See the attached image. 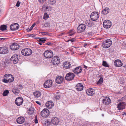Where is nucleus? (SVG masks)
Segmentation results:
<instances>
[{
	"label": "nucleus",
	"mask_w": 126,
	"mask_h": 126,
	"mask_svg": "<svg viewBox=\"0 0 126 126\" xmlns=\"http://www.w3.org/2000/svg\"><path fill=\"white\" fill-rule=\"evenodd\" d=\"M22 54L23 55L27 56L30 55L32 53V50L29 48H25L21 51Z\"/></svg>",
	"instance_id": "1"
},
{
	"label": "nucleus",
	"mask_w": 126,
	"mask_h": 126,
	"mask_svg": "<svg viewBox=\"0 0 126 126\" xmlns=\"http://www.w3.org/2000/svg\"><path fill=\"white\" fill-rule=\"evenodd\" d=\"M112 42L110 39H108L103 42L102 45L103 47L105 48L109 47L111 45Z\"/></svg>",
	"instance_id": "2"
},
{
	"label": "nucleus",
	"mask_w": 126,
	"mask_h": 126,
	"mask_svg": "<svg viewBox=\"0 0 126 126\" xmlns=\"http://www.w3.org/2000/svg\"><path fill=\"white\" fill-rule=\"evenodd\" d=\"M86 28V25L83 24H80L77 28V32L78 33H80L83 32Z\"/></svg>",
	"instance_id": "3"
},
{
	"label": "nucleus",
	"mask_w": 126,
	"mask_h": 126,
	"mask_svg": "<svg viewBox=\"0 0 126 126\" xmlns=\"http://www.w3.org/2000/svg\"><path fill=\"white\" fill-rule=\"evenodd\" d=\"M90 17L93 21H95L97 20L99 17L98 12H92L90 16Z\"/></svg>",
	"instance_id": "4"
},
{
	"label": "nucleus",
	"mask_w": 126,
	"mask_h": 126,
	"mask_svg": "<svg viewBox=\"0 0 126 126\" xmlns=\"http://www.w3.org/2000/svg\"><path fill=\"white\" fill-rule=\"evenodd\" d=\"M49 111L47 109H43L41 112V116L44 117H47L49 115Z\"/></svg>",
	"instance_id": "5"
},
{
	"label": "nucleus",
	"mask_w": 126,
	"mask_h": 126,
	"mask_svg": "<svg viewBox=\"0 0 126 126\" xmlns=\"http://www.w3.org/2000/svg\"><path fill=\"white\" fill-rule=\"evenodd\" d=\"M44 54L45 57L48 58H50L53 56V53L51 50H46Z\"/></svg>",
	"instance_id": "6"
},
{
	"label": "nucleus",
	"mask_w": 126,
	"mask_h": 126,
	"mask_svg": "<svg viewBox=\"0 0 126 126\" xmlns=\"http://www.w3.org/2000/svg\"><path fill=\"white\" fill-rule=\"evenodd\" d=\"M60 61L59 57L57 56L53 57L51 61L52 64L54 66L57 65L59 63Z\"/></svg>",
	"instance_id": "7"
},
{
	"label": "nucleus",
	"mask_w": 126,
	"mask_h": 126,
	"mask_svg": "<svg viewBox=\"0 0 126 126\" xmlns=\"http://www.w3.org/2000/svg\"><path fill=\"white\" fill-rule=\"evenodd\" d=\"M126 106V104L124 102L121 101L117 104V107L118 110H123L125 109Z\"/></svg>",
	"instance_id": "8"
},
{
	"label": "nucleus",
	"mask_w": 126,
	"mask_h": 126,
	"mask_svg": "<svg viewBox=\"0 0 126 126\" xmlns=\"http://www.w3.org/2000/svg\"><path fill=\"white\" fill-rule=\"evenodd\" d=\"M111 22L110 20H106L104 21L103 26L104 28H109L111 27Z\"/></svg>",
	"instance_id": "9"
},
{
	"label": "nucleus",
	"mask_w": 126,
	"mask_h": 126,
	"mask_svg": "<svg viewBox=\"0 0 126 126\" xmlns=\"http://www.w3.org/2000/svg\"><path fill=\"white\" fill-rule=\"evenodd\" d=\"M74 77L75 75L73 73H69L66 74L65 78L66 80H71L74 79Z\"/></svg>",
	"instance_id": "10"
},
{
	"label": "nucleus",
	"mask_w": 126,
	"mask_h": 126,
	"mask_svg": "<svg viewBox=\"0 0 126 126\" xmlns=\"http://www.w3.org/2000/svg\"><path fill=\"white\" fill-rule=\"evenodd\" d=\"M19 59V57H18V55H14L11 58L10 60L13 62L14 63L16 64L18 62Z\"/></svg>",
	"instance_id": "11"
},
{
	"label": "nucleus",
	"mask_w": 126,
	"mask_h": 126,
	"mask_svg": "<svg viewBox=\"0 0 126 126\" xmlns=\"http://www.w3.org/2000/svg\"><path fill=\"white\" fill-rule=\"evenodd\" d=\"M19 27V25L17 23L12 24L10 26V29L12 31H14L18 30Z\"/></svg>",
	"instance_id": "12"
},
{
	"label": "nucleus",
	"mask_w": 126,
	"mask_h": 126,
	"mask_svg": "<svg viewBox=\"0 0 126 126\" xmlns=\"http://www.w3.org/2000/svg\"><path fill=\"white\" fill-rule=\"evenodd\" d=\"M8 53V48L6 47H0V54H4Z\"/></svg>",
	"instance_id": "13"
},
{
	"label": "nucleus",
	"mask_w": 126,
	"mask_h": 126,
	"mask_svg": "<svg viewBox=\"0 0 126 126\" xmlns=\"http://www.w3.org/2000/svg\"><path fill=\"white\" fill-rule=\"evenodd\" d=\"M64 79L63 77L62 76H57L56 78V82L58 84H60L63 82Z\"/></svg>",
	"instance_id": "14"
},
{
	"label": "nucleus",
	"mask_w": 126,
	"mask_h": 126,
	"mask_svg": "<svg viewBox=\"0 0 126 126\" xmlns=\"http://www.w3.org/2000/svg\"><path fill=\"white\" fill-rule=\"evenodd\" d=\"M23 102V99L21 97H19L17 98L15 101L16 104L18 106H20L22 104Z\"/></svg>",
	"instance_id": "15"
},
{
	"label": "nucleus",
	"mask_w": 126,
	"mask_h": 126,
	"mask_svg": "<svg viewBox=\"0 0 126 126\" xmlns=\"http://www.w3.org/2000/svg\"><path fill=\"white\" fill-rule=\"evenodd\" d=\"M10 47L12 50H15L18 49L19 48V46L18 44L14 43H12Z\"/></svg>",
	"instance_id": "16"
},
{
	"label": "nucleus",
	"mask_w": 126,
	"mask_h": 126,
	"mask_svg": "<svg viewBox=\"0 0 126 126\" xmlns=\"http://www.w3.org/2000/svg\"><path fill=\"white\" fill-rule=\"evenodd\" d=\"M52 83V80H47L44 83V86L45 88H49L51 86Z\"/></svg>",
	"instance_id": "17"
},
{
	"label": "nucleus",
	"mask_w": 126,
	"mask_h": 126,
	"mask_svg": "<svg viewBox=\"0 0 126 126\" xmlns=\"http://www.w3.org/2000/svg\"><path fill=\"white\" fill-rule=\"evenodd\" d=\"M111 100L108 97H106L104 98L103 100V103L105 105H107L109 104L110 103Z\"/></svg>",
	"instance_id": "18"
},
{
	"label": "nucleus",
	"mask_w": 126,
	"mask_h": 126,
	"mask_svg": "<svg viewBox=\"0 0 126 126\" xmlns=\"http://www.w3.org/2000/svg\"><path fill=\"white\" fill-rule=\"evenodd\" d=\"M86 93L87 95L89 96H92L95 93L94 90L92 88L87 89L86 90Z\"/></svg>",
	"instance_id": "19"
},
{
	"label": "nucleus",
	"mask_w": 126,
	"mask_h": 126,
	"mask_svg": "<svg viewBox=\"0 0 126 126\" xmlns=\"http://www.w3.org/2000/svg\"><path fill=\"white\" fill-rule=\"evenodd\" d=\"M60 120L57 117H53L51 119V122L54 125H57L58 124Z\"/></svg>",
	"instance_id": "20"
},
{
	"label": "nucleus",
	"mask_w": 126,
	"mask_h": 126,
	"mask_svg": "<svg viewBox=\"0 0 126 126\" xmlns=\"http://www.w3.org/2000/svg\"><path fill=\"white\" fill-rule=\"evenodd\" d=\"M46 107L49 109H51L54 105L53 103L51 101H48L46 103Z\"/></svg>",
	"instance_id": "21"
},
{
	"label": "nucleus",
	"mask_w": 126,
	"mask_h": 126,
	"mask_svg": "<svg viewBox=\"0 0 126 126\" xmlns=\"http://www.w3.org/2000/svg\"><path fill=\"white\" fill-rule=\"evenodd\" d=\"M82 71V69L80 66L77 67L73 71L75 74H78L80 73Z\"/></svg>",
	"instance_id": "22"
},
{
	"label": "nucleus",
	"mask_w": 126,
	"mask_h": 126,
	"mask_svg": "<svg viewBox=\"0 0 126 126\" xmlns=\"http://www.w3.org/2000/svg\"><path fill=\"white\" fill-rule=\"evenodd\" d=\"M114 65L117 67H120L122 65V63L121 61L119 60H117L114 62Z\"/></svg>",
	"instance_id": "23"
},
{
	"label": "nucleus",
	"mask_w": 126,
	"mask_h": 126,
	"mask_svg": "<svg viewBox=\"0 0 126 126\" xmlns=\"http://www.w3.org/2000/svg\"><path fill=\"white\" fill-rule=\"evenodd\" d=\"M83 86L81 83H79L77 84L76 87L77 90L78 91H81L83 89Z\"/></svg>",
	"instance_id": "24"
},
{
	"label": "nucleus",
	"mask_w": 126,
	"mask_h": 126,
	"mask_svg": "<svg viewBox=\"0 0 126 126\" xmlns=\"http://www.w3.org/2000/svg\"><path fill=\"white\" fill-rule=\"evenodd\" d=\"M25 120V119L24 117H19L17 119L16 121L18 123L21 124L24 122Z\"/></svg>",
	"instance_id": "25"
},
{
	"label": "nucleus",
	"mask_w": 126,
	"mask_h": 126,
	"mask_svg": "<svg viewBox=\"0 0 126 126\" xmlns=\"http://www.w3.org/2000/svg\"><path fill=\"white\" fill-rule=\"evenodd\" d=\"M70 65L71 64L69 62H65L63 63V68L66 69L69 68L70 67Z\"/></svg>",
	"instance_id": "26"
},
{
	"label": "nucleus",
	"mask_w": 126,
	"mask_h": 126,
	"mask_svg": "<svg viewBox=\"0 0 126 126\" xmlns=\"http://www.w3.org/2000/svg\"><path fill=\"white\" fill-rule=\"evenodd\" d=\"M110 12L109 8L106 7L102 11L101 13L104 15H106L108 13Z\"/></svg>",
	"instance_id": "27"
},
{
	"label": "nucleus",
	"mask_w": 126,
	"mask_h": 126,
	"mask_svg": "<svg viewBox=\"0 0 126 126\" xmlns=\"http://www.w3.org/2000/svg\"><path fill=\"white\" fill-rule=\"evenodd\" d=\"M33 94L35 97L38 98L40 97L41 95V93L39 91H36L33 93Z\"/></svg>",
	"instance_id": "28"
},
{
	"label": "nucleus",
	"mask_w": 126,
	"mask_h": 126,
	"mask_svg": "<svg viewBox=\"0 0 126 126\" xmlns=\"http://www.w3.org/2000/svg\"><path fill=\"white\" fill-rule=\"evenodd\" d=\"M12 92L14 94L17 95L20 92V90L18 88H15L13 90Z\"/></svg>",
	"instance_id": "29"
},
{
	"label": "nucleus",
	"mask_w": 126,
	"mask_h": 126,
	"mask_svg": "<svg viewBox=\"0 0 126 126\" xmlns=\"http://www.w3.org/2000/svg\"><path fill=\"white\" fill-rule=\"evenodd\" d=\"M7 26L6 25H1L0 27V30L2 31H4L6 30Z\"/></svg>",
	"instance_id": "30"
},
{
	"label": "nucleus",
	"mask_w": 126,
	"mask_h": 126,
	"mask_svg": "<svg viewBox=\"0 0 126 126\" xmlns=\"http://www.w3.org/2000/svg\"><path fill=\"white\" fill-rule=\"evenodd\" d=\"M56 2V0H48V3L49 4L51 5H53Z\"/></svg>",
	"instance_id": "31"
},
{
	"label": "nucleus",
	"mask_w": 126,
	"mask_h": 126,
	"mask_svg": "<svg viewBox=\"0 0 126 126\" xmlns=\"http://www.w3.org/2000/svg\"><path fill=\"white\" fill-rule=\"evenodd\" d=\"M9 93V92L8 90H5L3 92L2 95L3 96H6Z\"/></svg>",
	"instance_id": "32"
},
{
	"label": "nucleus",
	"mask_w": 126,
	"mask_h": 126,
	"mask_svg": "<svg viewBox=\"0 0 126 126\" xmlns=\"http://www.w3.org/2000/svg\"><path fill=\"white\" fill-rule=\"evenodd\" d=\"M103 79L101 77L97 82V84H101L103 82Z\"/></svg>",
	"instance_id": "33"
},
{
	"label": "nucleus",
	"mask_w": 126,
	"mask_h": 126,
	"mask_svg": "<svg viewBox=\"0 0 126 126\" xmlns=\"http://www.w3.org/2000/svg\"><path fill=\"white\" fill-rule=\"evenodd\" d=\"M104 66L106 67H109V65L108 64L106 61H103V62L102 64Z\"/></svg>",
	"instance_id": "34"
},
{
	"label": "nucleus",
	"mask_w": 126,
	"mask_h": 126,
	"mask_svg": "<svg viewBox=\"0 0 126 126\" xmlns=\"http://www.w3.org/2000/svg\"><path fill=\"white\" fill-rule=\"evenodd\" d=\"M8 82H11L13 81L14 80V78L13 77H11V78H8Z\"/></svg>",
	"instance_id": "35"
},
{
	"label": "nucleus",
	"mask_w": 126,
	"mask_h": 126,
	"mask_svg": "<svg viewBox=\"0 0 126 126\" xmlns=\"http://www.w3.org/2000/svg\"><path fill=\"white\" fill-rule=\"evenodd\" d=\"M46 9L47 11H51L52 9V8L50 6H47L46 7Z\"/></svg>",
	"instance_id": "36"
},
{
	"label": "nucleus",
	"mask_w": 126,
	"mask_h": 126,
	"mask_svg": "<svg viewBox=\"0 0 126 126\" xmlns=\"http://www.w3.org/2000/svg\"><path fill=\"white\" fill-rule=\"evenodd\" d=\"M35 25V23H34L33 24L32 26L30 28V29H27V31L28 32H30L31 31V30H32L33 29V27Z\"/></svg>",
	"instance_id": "37"
},
{
	"label": "nucleus",
	"mask_w": 126,
	"mask_h": 126,
	"mask_svg": "<svg viewBox=\"0 0 126 126\" xmlns=\"http://www.w3.org/2000/svg\"><path fill=\"white\" fill-rule=\"evenodd\" d=\"M39 41L42 42V43H44L45 41L46 40V39H44L43 38H40L39 39Z\"/></svg>",
	"instance_id": "38"
},
{
	"label": "nucleus",
	"mask_w": 126,
	"mask_h": 126,
	"mask_svg": "<svg viewBox=\"0 0 126 126\" xmlns=\"http://www.w3.org/2000/svg\"><path fill=\"white\" fill-rule=\"evenodd\" d=\"M4 77L8 79V78L11 77L10 75L9 74H5L4 75Z\"/></svg>",
	"instance_id": "39"
},
{
	"label": "nucleus",
	"mask_w": 126,
	"mask_h": 126,
	"mask_svg": "<svg viewBox=\"0 0 126 126\" xmlns=\"http://www.w3.org/2000/svg\"><path fill=\"white\" fill-rule=\"evenodd\" d=\"M51 124V122L49 121H45V124L46 125L48 126L50 125Z\"/></svg>",
	"instance_id": "40"
},
{
	"label": "nucleus",
	"mask_w": 126,
	"mask_h": 126,
	"mask_svg": "<svg viewBox=\"0 0 126 126\" xmlns=\"http://www.w3.org/2000/svg\"><path fill=\"white\" fill-rule=\"evenodd\" d=\"M49 17V16L48 15H47V14H46L45 13L44 14V19H45L46 18H48Z\"/></svg>",
	"instance_id": "41"
},
{
	"label": "nucleus",
	"mask_w": 126,
	"mask_h": 126,
	"mask_svg": "<svg viewBox=\"0 0 126 126\" xmlns=\"http://www.w3.org/2000/svg\"><path fill=\"white\" fill-rule=\"evenodd\" d=\"M34 112V111L33 110H29L28 113L30 114H32Z\"/></svg>",
	"instance_id": "42"
},
{
	"label": "nucleus",
	"mask_w": 126,
	"mask_h": 126,
	"mask_svg": "<svg viewBox=\"0 0 126 126\" xmlns=\"http://www.w3.org/2000/svg\"><path fill=\"white\" fill-rule=\"evenodd\" d=\"M8 79H4L2 80V81L5 83L8 82Z\"/></svg>",
	"instance_id": "43"
},
{
	"label": "nucleus",
	"mask_w": 126,
	"mask_h": 126,
	"mask_svg": "<svg viewBox=\"0 0 126 126\" xmlns=\"http://www.w3.org/2000/svg\"><path fill=\"white\" fill-rule=\"evenodd\" d=\"M20 2L19 1H17V2L16 5V6L17 7H18L20 5Z\"/></svg>",
	"instance_id": "44"
},
{
	"label": "nucleus",
	"mask_w": 126,
	"mask_h": 126,
	"mask_svg": "<svg viewBox=\"0 0 126 126\" xmlns=\"http://www.w3.org/2000/svg\"><path fill=\"white\" fill-rule=\"evenodd\" d=\"M75 40L76 39L75 38H72V39H70L68 41H70L72 42H73L75 41Z\"/></svg>",
	"instance_id": "45"
},
{
	"label": "nucleus",
	"mask_w": 126,
	"mask_h": 126,
	"mask_svg": "<svg viewBox=\"0 0 126 126\" xmlns=\"http://www.w3.org/2000/svg\"><path fill=\"white\" fill-rule=\"evenodd\" d=\"M86 25L90 27L92 26V24H91L90 23V22H87L86 23Z\"/></svg>",
	"instance_id": "46"
},
{
	"label": "nucleus",
	"mask_w": 126,
	"mask_h": 126,
	"mask_svg": "<svg viewBox=\"0 0 126 126\" xmlns=\"http://www.w3.org/2000/svg\"><path fill=\"white\" fill-rule=\"evenodd\" d=\"M34 122L35 124L37 123L38 122V120L37 119L36 116L35 118Z\"/></svg>",
	"instance_id": "47"
},
{
	"label": "nucleus",
	"mask_w": 126,
	"mask_h": 126,
	"mask_svg": "<svg viewBox=\"0 0 126 126\" xmlns=\"http://www.w3.org/2000/svg\"><path fill=\"white\" fill-rule=\"evenodd\" d=\"M55 98L56 100L59 99L60 98V96L58 95H56Z\"/></svg>",
	"instance_id": "48"
},
{
	"label": "nucleus",
	"mask_w": 126,
	"mask_h": 126,
	"mask_svg": "<svg viewBox=\"0 0 126 126\" xmlns=\"http://www.w3.org/2000/svg\"><path fill=\"white\" fill-rule=\"evenodd\" d=\"M46 0H38L41 3H43Z\"/></svg>",
	"instance_id": "49"
},
{
	"label": "nucleus",
	"mask_w": 126,
	"mask_h": 126,
	"mask_svg": "<svg viewBox=\"0 0 126 126\" xmlns=\"http://www.w3.org/2000/svg\"><path fill=\"white\" fill-rule=\"evenodd\" d=\"M46 45H51V44H52L50 42H47L46 43Z\"/></svg>",
	"instance_id": "50"
},
{
	"label": "nucleus",
	"mask_w": 126,
	"mask_h": 126,
	"mask_svg": "<svg viewBox=\"0 0 126 126\" xmlns=\"http://www.w3.org/2000/svg\"><path fill=\"white\" fill-rule=\"evenodd\" d=\"M18 88L19 89H21L22 88V85H19L18 86Z\"/></svg>",
	"instance_id": "51"
},
{
	"label": "nucleus",
	"mask_w": 126,
	"mask_h": 126,
	"mask_svg": "<svg viewBox=\"0 0 126 126\" xmlns=\"http://www.w3.org/2000/svg\"><path fill=\"white\" fill-rule=\"evenodd\" d=\"M41 33L43 35H47V33L45 32H41Z\"/></svg>",
	"instance_id": "52"
},
{
	"label": "nucleus",
	"mask_w": 126,
	"mask_h": 126,
	"mask_svg": "<svg viewBox=\"0 0 126 126\" xmlns=\"http://www.w3.org/2000/svg\"><path fill=\"white\" fill-rule=\"evenodd\" d=\"M6 39V38H0V39H1L0 41H3L4 40Z\"/></svg>",
	"instance_id": "53"
},
{
	"label": "nucleus",
	"mask_w": 126,
	"mask_h": 126,
	"mask_svg": "<svg viewBox=\"0 0 126 126\" xmlns=\"http://www.w3.org/2000/svg\"><path fill=\"white\" fill-rule=\"evenodd\" d=\"M34 35L33 34H30V36L31 37H33V38H34Z\"/></svg>",
	"instance_id": "54"
},
{
	"label": "nucleus",
	"mask_w": 126,
	"mask_h": 126,
	"mask_svg": "<svg viewBox=\"0 0 126 126\" xmlns=\"http://www.w3.org/2000/svg\"><path fill=\"white\" fill-rule=\"evenodd\" d=\"M36 102L37 104H39V105H41V103H40V102L38 101H36Z\"/></svg>",
	"instance_id": "55"
},
{
	"label": "nucleus",
	"mask_w": 126,
	"mask_h": 126,
	"mask_svg": "<svg viewBox=\"0 0 126 126\" xmlns=\"http://www.w3.org/2000/svg\"><path fill=\"white\" fill-rule=\"evenodd\" d=\"M87 45V43H84V44H83V45L84 47H86Z\"/></svg>",
	"instance_id": "56"
},
{
	"label": "nucleus",
	"mask_w": 126,
	"mask_h": 126,
	"mask_svg": "<svg viewBox=\"0 0 126 126\" xmlns=\"http://www.w3.org/2000/svg\"><path fill=\"white\" fill-rule=\"evenodd\" d=\"M74 34H75L74 33H71V34H69V36H72V35H74Z\"/></svg>",
	"instance_id": "57"
},
{
	"label": "nucleus",
	"mask_w": 126,
	"mask_h": 126,
	"mask_svg": "<svg viewBox=\"0 0 126 126\" xmlns=\"http://www.w3.org/2000/svg\"><path fill=\"white\" fill-rule=\"evenodd\" d=\"M87 34H88L89 35H91L92 34V33L91 32H89L88 33H87Z\"/></svg>",
	"instance_id": "58"
},
{
	"label": "nucleus",
	"mask_w": 126,
	"mask_h": 126,
	"mask_svg": "<svg viewBox=\"0 0 126 126\" xmlns=\"http://www.w3.org/2000/svg\"><path fill=\"white\" fill-rule=\"evenodd\" d=\"M85 53V52H82L80 54H79V55H82L83 54Z\"/></svg>",
	"instance_id": "59"
},
{
	"label": "nucleus",
	"mask_w": 126,
	"mask_h": 126,
	"mask_svg": "<svg viewBox=\"0 0 126 126\" xmlns=\"http://www.w3.org/2000/svg\"><path fill=\"white\" fill-rule=\"evenodd\" d=\"M122 115H125L126 116V113H125L124 112H123V114H122Z\"/></svg>",
	"instance_id": "60"
},
{
	"label": "nucleus",
	"mask_w": 126,
	"mask_h": 126,
	"mask_svg": "<svg viewBox=\"0 0 126 126\" xmlns=\"http://www.w3.org/2000/svg\"><path fill=\"white\" fill-rule=\"evenodd\" d=\"M84 68L85 69H86L87 68V67L85 65L84 67Z\"/></svg>",
	"instance_id": "61"
},
{
	"label": "nucleus",
	"mask_w": 126,
	"mask_h": 126,
	"mask_svg": "<svg viewBox=\"0 0 126 126\" xmlns=\"http://www.w3.org/2000/svg\"><path fill=\"white\" fill-rule=\"evenodd\" d=\"M42 43L41 42H40L39 43V44L40 45H42Z\"/></svg>",
	"instance_id": "62"
},
{
	"label": "nucleus",
	"mask_w": 126,
	"mask_h": 126,
	"mask_svg": "<svg viewBox=\"0 0 126 126\" xmlns=\"http://www.w3.org/2000/svg\"><path fill=\"white\" fill-rule=\"evenodd\" d=\"M63 33H60V36H62L63 35Z\"/></svg>",
	"instance_id": "63"
},
{
	"label": "nucleus",
	"mask_w": 126,
	"mask_h": 126,
	"mask_svg": "<svg viewBox=\"0 0 126 126\" xmlns=\"http://www.w3.org/2000/svg\"><path fill=\"white\" fill-rule=\"evenodd\" d=\"M96 47H97V46H95V47H94V48H96Z\"/></svg>",
	"instance_id": "64"
}]
</instances>
